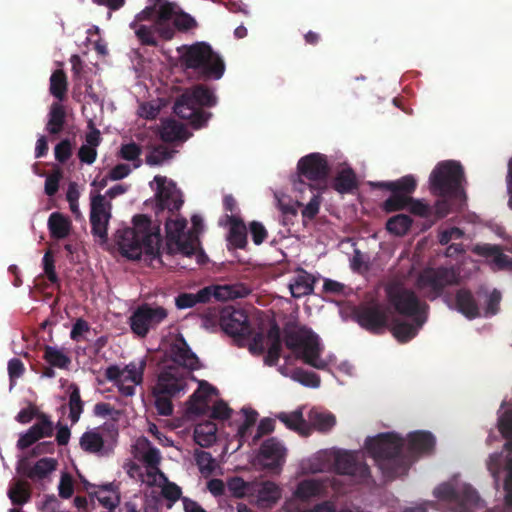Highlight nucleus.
I'll return each instance as SVG.
<instances>
[{
  "label": "nucleus",
  "mask_w": 512,
  "mask_h": 512,
  "mask_svg": "<svg viewBox=\"0 0 512 512\" xmlns=\"http://www.w3.org/2000/svg\"><path fill=\"white\" fill-rule=\"evenodd\" d=\"M435 446L434 436L427 431H415L408 435L407 452L404 439L394 432L380 433L365 441L367 452L387 481L408 473L410 465L421 453H429Z\"/></svg>",
  "instance_id": "f257e3e1"
},
{
  "label": "nucleus",
  "mask_w": 512,
  "mask_h": 512,
  "mask_svg": "<svg viewBox=\"0 0 512 512\" xmlns=\"http://www.w3.org/2000/svg\"><path fill=\"white\" fill-rule=\"evenodd\" d=\"M117 243L121 254L130 260H139L145 254L151 262L162 264L160 229L145 214L133 217V227L117 231Z\"/></svg>",
  "instance_id": "f03ea898"
},
{
  "label": "nucleus",
  "mask_w": 512,
  "mask_h": 512,
  "mask_svg": "<svg viewBox=\"0 0 512 512\" xmlns=\"http://www.w3.org/2000/svg\"><path fill=\"white\" fill-rule=\"evenodd\" d=\"M184 71L198 81L219 80L225 72L222 57L207 42H195L178 48Z\"/></svg>",
  "instance_id": "7ed1b4c3"
},
{
  "label": "nucleus",
  "mask_w": 512,
  "mask_h": 512,
  "mask_svg": "<svg viewBox=\"0 0 512 512\" xmlns=\"http://www.w3.org/2000/svg\"><path fill=\"white\" fill-rule=\"evenodd\" d=\"M217 103L214 90L199 83L185 89L177 97L173 111L179 118L188 120L193 128L199 129L206 126L212 117V113L205 111V108L215 107Z\"/></svg>",
  "instance_id": "20e7f679"
},
{
  "label": "nucleus",
  "mask_w": 512,
  "mask_h": 512,
  "mask_svg": "<svg viewBox=\"0 0 512 512\" xmlns=\"http://www.w3.org/2000/svg\"><path fill=\"white\" fill-rule=\"evenodd\" d=\"M283 341L305 364L319 370L327 368V362L321 358L323 348L319 337L312 329L296 320H288L283 326Z\"/></svg>",
  "instance_id": "39448f33"
},
{
  "label": "nucleus",
  "mask_w": 512,
  "mask_h": 512,
  "mask_svg": "<svg viewBox=\"0 0 512 512\" xmlns=\"http://www.w3.org/2000/svg\"><path fill=\"white\" fill-rule=\"evenodd\" d=\"M464 170L462 165L453 160L438 163L432 170L429 183L431 192L439 197L465 201L466 195L462 188Z\"/></svg>",
  "instance_id": "423d86ee"
},
{
  "label": "nucleus",
  "mask_w": 512,
  "mask_h": 512,
  "mask_svg": "<svg viewBox=\"0 0 512 512\" xmlns=\"http://www.w3.org/2000/svg\"><path fill=\"white\" fill-rule=\"evenodd\" d=\"M249 294V289L243 283L207 286L197 293H181L175 299L178 309H186L198 303H208L212 298L219 301L243 298Z\"/></svg>",
  "instance_id": "0eeeda50"
},
{
  "label": "nucleus",
  "mask_w": 512,
  "mask_h": 512,
  "mask_svg": "<svg viewBox=\"0 0 512 512\" xmlns=\"http://www.w3.org/2000/svg\"><path fill=\"white\" fill-rule=\"evenodd\" d=\"M443 512H475L479 504L477 491L470 485L454 487L450 483H442L434 490Z\"/></svg>",
  "instance_id": "6e6552de"
},
{
  "label": "nucleus",
  "mask_w": 512,
  "mask_h": 512,
  "mask_svg": "<svg viewBox=\"0 0 512 512\" xmlns=\"http://www.w3.org/2000/svg\"><path fill=\"white\" fill-rule=\"evenodd\" d=\"M258 355L264 352V333L267 334V352L264 363L268 366L276 365L282 352V338L280 327L272 310H258Z\"/></svg>",
  "instance_id": "1a4fd4ad"
},
{
  "label": "nucleus",
  "mask_w": 512,
  "mask_h": 512,
  "mask_svg": "<svg viewBox=\"0 0 512 512\" xmlns=\"http://www.w3.org/2000/svg\"><path fill=\"white\" fill-rule=\"evenodd\" d=\"M330 173L327 156L321 153H310L299 159L297 163V175L292 179L293 189L300 193L306 188L312 190L313 185L304 182L325 181Z\"/></svg>",
  "instance_id": "9d476101"
},
{
  "label": "nucleus",
  "mask_w": 512,
  "mask_h": 512,
  "mask_svg": "<svg viewBox=\"0 0 512 512\" xmlns=\"http://www.w3.org/2000/svg\"><path fill=\"white\" fill-rule=\"evenodd\" d=\"M220 325L228 335L240 340L247 339L249 352L256 356V334H253L244 310L231 306L224 308L220 314Z\"/></svg>",
  "instance_id": "9b49d317"
},
{
  "label": "nucleus",
  "mask_w": 512,
  "mask_h": 512,
  "mask_svg": "<svg viewBox=\"0 0 512 512\" xmlns=\"http://www.w3.org/2000/svg\"><path fill=\"white\" fill-rule=\"evenodd\" d=\"M354 317L362 328L373 334L390 326L389 309L378 301L361 303L354 309Z\"/></svg>",
  "instance_id": "f8f14e48"
},
{
  "label": "nucleus",
  "mask_w": 512,
  "mask_h": 512,
  "mask_svg": "<svg viewBox=\"0 0 512 512\" xmlns=\"http://www.w3.org/2000/svg\"><path fill=\"white\" fill-rule=\"evenodd\" d=\"M167 317L168 311L163 306L142 303L129 317L130 329L135 335L146 337L151 329H155Z\"/></svg>",
  "instance_id": "ddd939ff"
},
{
  "label": "nucleus",
  "mask_w": 512,
  "mask_h": 512,
  "mask_svg": "<svg viewBox=\"0 0 512 512\" xmlns=\"http://www.w3.org/2000/svg\"><path fill=\"white\" fill-rule=\"evenodd\" d=\"M458 282L459 275L452 267L427 268L417 279L418 287L427 291L431 299L439 297L447 286L458 284Z\"/></svg>",
  "instance_id": "4468645a"
},
{
  "label": "nucleus",
  "mask_w": 512,
  "mask_h": 512,
  "mask_svg": "<svg viewBox=\"0 0 512 512\" xmlns=\"http://www.w3.org/2000/svg\"><path fill=\"white\" fill-rule=\"evenodd\" d=\"M285 457L286 448L277 438L266 439L258 448V471L265 470L271 474H280Z\"/></svg>",
  "instance_id": "2eb2a0df"
},
{
  "label": "nucleus",
  "mask_w": 512,
  "mask_h": 512,
  "mask_svg": "<svg viewBox=\"0 0 512 512\" xmlns=\"http://www.w3.org/2000/svg\"><path fill=\"white\" fill-rule=\"evenodd\" d=\"M111 204L106 201L105 196L98 193H91L90 203V224L91 233L102 241H107V228L111 218Z\"/></svg>",
  "instance_id": "dca6fc26"
},
{
  "label": "nucleus",
  "mask_w": 512,
  "mask_h": 512,
  "mask_svg": "<svg viewBox=\"0 0 512 512\" xmlns=\"http://www.w3.org/2000/svg\"><path fill=\"white\" fill-rule=\"evenodd\" d=\"M334 466L338 474L351 476L356 483L368 484L372 478L370 467L365 462L359 461L357 454L353 452L337 454Z\"/></svg>",
  "instance_id": "f3484780"
},
{
  "label": "nucleus",
  "mask_w": 512,
  "mask_h": 512,
  "mask_svg": "<svg viewBox=\"0 0 512 512\" xmlns=\"http://www.w3.org/2000/svg\"><path fill=\"white\" fill-rule=\"evenodd\" d=\"M188 371H184L175 365L166 366L158 375L157 382L153 386L157 394H166L168 396H176L184 391L187 383L186 376Z\"/></svg>",
  "instance_id": "a211bd4d"
},
{
  "label": "nucleus",
  "mask_w": 512,
  "mask_h": 512,
  "mask_svg": "<svg viewBox=\"0 0 512 512\" xmlns=\"http://www.w3.org/2000/svg\"><path fill=\"white\" fill-rule=\"evenodd\" d=\"M387 297L398 314L408 317H421V303L412 290L399 286L389 287Z\"/></svg>",
  "instance_id": "6ab92c4d"
},
{
  "label": "nucleus",
  "mask_w": 512,
  "mask_h": 512,
  "mask_svg": "<svg viewBox=\"0 0 512 512\" xmlns=\"http://www.w3.org/2000/svg\"><path fill=\"white\" fill-rule=\"evenodd\" d=\"M157 185L156 198L157 205L161 210L167 209L170 213H175L183 205L181 191L176 187L173 181H167L165 176L157 175L154 177Z\"/></svg>",
  "instance_id": "aec40b11"
},
{
  "label": "nucleus",
  "mask_w": 512,
  "mask_h": 512,
  "mask_svg": "<svg viewBox=\"0 0 512 512\" xmlns=\"http://www.w3.org/2000/svg\"><path fill=\"white\" fill-rule=\"evenodd\" d=\"M155 4V28L157 33L164 40H171L174 37V27L170 21L176 16L178 6L168 0H154Z\"/></svg>",
  "instance_id": "412c9836"
},
{
  "label": "nucleus",
  "mask_w": 512,
  "mask_h": 512,
  "mask_svg": "<svg viewBox=\"0 0 512 512\" xmlns=\"http://www.w3.org/2000/svg\"><path fill=\"white\" fill-rule=\"evenodd\" d=\"M172 365L180 367L184 371H193L199 369V359L190 349L182 335L178 336L170 348Z\"/></svg>",
  "instance_id": "4be33fe9"
},
{
  "label": "nucleus",
  "mask_w": 512,
  "mask_h": 512,
  "mask_svg": "<svg viewBox=\"0 0 512 512\" xmlns=\"http://www.w3.org/2000/svg\"><path fill=\"white\" fill-rule=\"evenodd\" d=\"M424 322L422 317H413V323L394 319L388 328L399 342L405 343L417 335Z\"/></svg>",
  "instance_id": "5701e85b"
},
{
  "label": "nucleus",
  "mask_w": 512,
  "mask_h": 512,
  "mask_svg": "<svg viewBox=\"0 0 512 512\" xmlns=\"http://www.w3.org/2000/svg\"><path fill=\"white\" fill-rule=\"evenodd\" d=\"M472 252L478 256L492 258L493 263L499 268L512 269V258L504 254L501 247L493 244H476L472 248Z\"/></svg>",
  "instance_id": "b1692460"
},
{
  "label": "nucleus",
  "mask_w": 512,
  "mask_h": 512,
  "mask_svg": "<svg viewBox=\"0 0 512 512\" xmlns=\"http://www.w3.org/2000/svg\"><path fill=\"white\" fill-rule=\"evenodd\" d=\"M373 188L385 189L390 192L403 193L411 196L416 190L417 181L413 175H406L396 181H380L371 183Z\"/></svg>",
  "instance_id": "393cba45"
},
{
  "label": "nucleus",
  "mask_w": 512,
  "mask_h": 512,
  "mask_svg": "<svg viewBox=\"0 0 512 512\" xmlns=\"http://www.w3.org/2000/svg\"><path fill=\"white\" fill-rule=\"evenodd\" d=\"M455 303L457 310L469 319L480 316V310L472 292L461 288L456 292Z\"/></svg>",
  "instance_id": "a878e982"
},
{
  "label": "nucleus",
  "mask_w": 512,
  "mask_h": 512,
  "mask_svg": "<svg viewBox=\"0 0 512 512\" xmlns=\"http://www.w3.org/2000/svg\"><path fill=\"white\" fill-rule=\"evenodd\" d=\"M316 282V278L306 272L305 270H300V272L293 279V282L289 284V289L292 297L301 298L303 296L312 294L314 291V284Z\"/></svg>",
  "instance_id": "bb28decb"
},
{
  "label": "nucleus",
  "mask_w": 512,
  "mask_h": 512,
  "mask_svg": "<svg viewBox=\"0 0 512 512\" xmlns=\"http://www.w3.org/2000/svg\"><path fill=\"white\" fill-rule=\"evenodd\" d=\"M225 218L230 225L229 244L236 248H243L247 243V228L244 222L235 215H226Z\"/></svg>",
  "instance_id": "cd10ccee"
},
{
  "label": "nucleus",
  "mask_w": 512,
  "mask_h": 512,
  "mask_svg": "<svg viewBox=\"0 0 512 512\" xmlns=\"http://www.w3.org/2000/svg\"><path fill=\"white\" fill-rule=\"evenodd\" d=\"M281 498V488L271 481H258V507L270 508Z\"/></svg>",
  "instance_id": "c85d7f7f"
},
{
  "label": "nucleus",
  "mask_w": 512,
  "mask_h": 512,
  "mask_svg": "<svg viewBox=\"0 0 512 512\" xmlns=\"http://www.w3.org/2000/svg\"><path fill=\"white\" fill-rule=\"evenodd\" d=\"M242 412V423L238 427L237 438L239 446H242L245 442L249 444L256 443V435L251 436V428L256 423V411L251 408H243Z\"/></svg>",
  "instance_id": "c756f323"
},
{
  "label": "nucleus",
  "mask_w": 512,
  "mask_h": 512,
  "mask_svg": "<svg viewBox=\"0 0 512 512\" xmlns=\"http://www.w3.org/2000/svg\"><path fill=\"white\" fill-rule=\"evenodd\" d=\"M332 188L340 194L352 193L358 188V181L354 170L350 167L339 171L333 179Z\"/></svg>",
  "instance_id": "7c9ffc66"
},
{
  "label": "nucleus",
  "mask_w": 512,
  "mask_h": 512,
  "mask_svg": "<svg viewBox=\"0 0 512 512\" xmlns=\"http://www.w3.org/2000/svg\"><path fill=\"white\" fill-rule=\"evenodd\" d=\"M311 426L319 432L327 433L336 425V417L329 411L312 408L308 413Z\"/></svg>",
  "instance_id": "2f4dec72"
},
{
  "label": "nucleus",
  "mask_w": 512,
  "mask_h": 512,
  "mask_svg": "<svg viewBox=\"0 0 512 512\" xmlns=\"http://www.w3.org/2000/svg\"><path fill=\"white\" fill-rule=\"evenodd\" d=\"M324 489L325 487L322 482L315 479H305L298 483L294 496L298 500L306 502L312 498L321 496Z\"/></svg>",
  "instance_id": "473e14b6"
},
{
  "label": "nucleus",
  "mask_w": 512,
  "mask_h": 512,
  "mask_svg": "<svg viewBox=\"0 0 512 512\" xmlns=\"http://www.w3.org/2000/svg\"><path fill=\"white\" fill-rule=\"evenodd\" d=\"M66 123V111L59 102H54L50 106L46 131L51 135H58L62 132Z\"/></svg>",
  "instance_id": "72a5a7b5"
},
{
  "label": "nucleus",
  "mask_w": 512,
  "mask_h": 512,
  "mask_svg": "<svg viewBox=\"0 0 512 512\" xmlns=\"http://www.w3.org/2000/svg\"><path fill=\"white\" fill-rule=\"evenodd\" d=\"M142 461L146 465L147 476L150 481L149 484H153L156 481V476L160 475L165 480V475L159 469V464L161 462V454L159 449L153 446H149L146 451L142 454Z\"/></svg>",
  "instance_id": "f704fd0d"
},
{
  "label": "nucleus",
  "mask_w": 512,
  "mask_h": 512,
  "mask_svg": "<svg viewBox=\"0 0 512 512\" xmlns=\"http://www.w3.org/2000/svg\"><path fill=\"white\" fill-rule=\"evenodd\" d=\"M43 359L51 367L62 370H68L71 365V358L56 346L45 345Z\"/></svg>",
  "instance_id": "c9c22d12"
},
{
  "label": "nucleus",
  "mask_w": 512,
  "mask_h": 512,
  "mask_svg": "<svg viewBox=\"0 0 512 512\" xmlns=\"http://www.w3.org/2000/svg\"><path fill=\"white\" fill-rule=\"evenodd\" d=\"M48 228L52 238L58 240L64 239L70 233L71 222L63 214L54 212L49 216Z\"/></svg>",
  "instance_id": "e433bc0d"
},
{
  "label": "nucleus",
  "mask_w": 512,
  "mask_h": 512,
  "mask_svg": "<svg viewBox=\"0 0 512 512\" xmlns=\"http://www.w3.org/2000/svg\"><path fill=\"white\" fill-rule=\"evenodd\" d=\"M160 139L165 143L184 141L187 139L186 128L183 124L175 121H166L160 129Z\"/></svg>",
  "instance_id": "4c0bfd02"
},
{
  "label": "nucleus",
  "mask_w": 512,
  "mask_h": 512,
  "mask_svg": "<svg viewBox=\"0 0 512 512\" xmlns=\"http://www.w3.org/2000/svg\"><path fill=\"white\" fill-rule=\"evenodd\" d=\"M105 377L109 381H114L121 395L131 397L135 394V386L126 385L127 379L123 378V371L117 365H110L105 370Z\"/></svg>",
  "instance_id": "58836bf2"
},
{
  "label": "nucleus",
  "mask_w": 512,
  "mask_h": 512,
  "mask_svg": "<svg viewBox=\"0 0 512 512\" xmlns=\"http://www.w3.org/2000/svg\"><path fill=\"white\" fill-rule=\"evenodd\" d=\"M278 208L282 214V224L284 226L294 225L298 217V209L303 206L299 201H293L289 197L277 199Z\"/></svg>",
  "instance_id": "ea45409f"
},
{
  "label": "nucleus",
  "mask_w": 512,
  "mask_h": 512,
  "mask_svg": "<svg viewBox=\"0 0 512 512\" xmlns=\"http://www.w3.org/2000/svg\"><path fill=\"white\" fill-rule=\"evenodd\" d=\"M413 220L409 215L397 214L386 222V230L397 237L405 236L411 229Z\"/></svg>",
  "instance_id": "a19ab883"
},
{
  "label": "nucleus",
  "mask_w": 512,
  "mask_h": 512,
  "mask_svg": "<svg viewBox=\"0 0 512 512\" xmlns=\"http://www.w3.org/2000/svg\"><path fill=\"white\" fill-rule=\"evenodd\" d=\"M69 390V419L73 424L77 423L84 410V402L81 399L80 389L76 383L68 386Z\"/></svg>",
  "instance_id": "79ce46f5"
},
{
  "label": "nucleus",
  "mask_w": 512,
  "mask_h": 512,
  "mask_svg": "<svg viewBox=\"0 0 512 512\" xmlns=\"http://www.w3.org/2000/svg\"><path fill=\"white\" fill-rule=\"evenodd\" d=\"M104 436L97 430H89L80 437V447L88 453L96 454L104 447Z\"/></svg>",
  "instance_id": "37998d69"
},
{
  "label": "nucleus",
  "mask_w": 512,
  "mask_h": 512,
  "mask_svg": "<svg viewBox=\"0 0 512 512\" xmlns=\"http://www.w3.org/2000/svg\"><path fill=\"white\" fill-rule=\"evenodd\" d=\"M67 89L68 81L66 73L62 69L55 70L50 76V94L59 101H63L66 97Z\"/></svg>",
  "instance_id": "c03bdc74"
},
{
  "label": "nucleus",
  "mask_w": 512,
  "mask_h": 512,
  "mask_svg": "<svg viewBox=\"0 0 512 512\" xmlns=\"http://www.w3.org/2000/svg\"><path fill=\"white\" fill-rule=\"evenodd\" d=\"M57 464V460L54 458H41L28 469L26 476L32 480L44 479L56 469Z\"/></svg>",
  "instance_id": "a18cd8bd"
},
{
  "label": "nucleus",
  "mask_w": 512,
  "mask_h": 512,
  "mask_svg": "<svg viewBox=\"0 0 512 512\" xmlns=\"http://www.w3.org/2000/svg\"><path fill=\"white\" fill-rule=\"evenodd\" d=\"M216 426L206 422L198 424L194 429L195 442L201 447H209L216 441Z\"/></svg>",
  "instance_id": "49530a36"
},
{
  "label": "nucleus",
  "mask_w": 512,
  "mask_h": 512,
  "mask_svg": "<svg viewBox=\"0 0 512 512\" xmlns=\"http://www.w3.org/2000/svg\"><path fill=\"white\" fill-rule=\"evenodd\" d=\"M197 250L195 241L191 238H179L177 241L167 242L166 244V253L168 255H173L175 253H180L183 256L191 257L195 255Z\"/></svg>",
  "instance_id": "de8ad7c7"
},
{
  "label": "nucleus",
  "mask_w": 512,
  "mask_h": 512,
  "mask_svg": "<svg viewBox=\"0 0 512 512\" xmlns=\"http://www.w3.org/2000/svg\"><path fill=\"white\" fill-rule=\"evenodd\" d=\"M131 29L134 30L136 37L140 41L142 45L146 46H157L158 42L155 37V33H157V29L155 28V23L153 25L147 26L144 24L132 22L130 24Z\"/></svg>",
  "instance_id": "09e8293b"
},
{
  "label": "nucleus",
  "mask_w": 512,
  "mask_h": 512,
  "mask_svg": "<svg viewBox=\"0 0 512 512\" xmlns=\"http://www.w3.org/2000/svg\"><path fill=\"white\" fill-rule=\"evenodd\" d=\"M146 360L140 359L138 362L132 361L123 369V378L132 382L134 385H141L143 382Z\"/></svg>",
  "instance_id": "8fccbe9b"
},
{
  "label": "nucleus",
  "mask_w": 512,
  "mask_h": 512,
  "mask_svg": "<svg viewBox=\"0 0 512 512\" xmlns=\"http://www.w3.org/2000/svg\"><path fill=\"white\" fill-rule=\"evenodd\" d=\"M175 151L168 147L159 144L151 147V150L146 155V164L149 166H159L165 161L171 159Z\"/></svg>",
  "instance_id": "3c124183"
},
{
  "label": "nucleus",
  "mask_w": 512,
  "mask_h": 512,
  "mask_svg": "<svg viewBox=\"0 0 512 512\" xmlns=\"http://www.w3.org/2000/svg\"><path fill=\"white\" fill-rule=\"evenodd\" d=\"M391 193L392 194L382 204V209L386 213L401 211L408 207L411 196L404 195L403 193Z\"/></svg>",
  "instance_id": "603ef678"
},
{
  "label": "nucleus",
  "mask_w": 512,
  "mask_h": 512,
  "mask_svg": "<svg viewBox=\"0 0 512 512\" xmlns=\"http://www.w3.org/2000/svg\"><path fill=\"white\" fill-rule=\"evenodd\" d=\"M287 428L293 431H301V428L305 425V419L303 417L302 408H298L291 413L281 412L277 416Z\"/></svg>",
  "instance_id": "864d4df0"
},
{
  "label": "nucleus",
  "mask_w": 512,
  "mask_h": 512,
  "mask_svg": "<svg viewBox=\"0 0 512 512\" xmlns=\"http://www.w3.org/2000/svg\"><path fill=\"white\" fill-rule=\"evenodd\" d=\"M8 496L14 505H23L31 498V492L28 485L18 481L8 491Z\"/></svg>",
  "instance_id": "5fc2aeb1"
},
{
  "label": "nucleus",
  "mask_w": 512,
  "mask_h": 512,
  "mask_svg": "<svg viewBox=\"0 0 512 512\" xmlns=\"http://www.w3.org/2000/svg\"><path fill=\"white\" fill-rule=\"evenodd\" d=\"M290 377L304 386L317 388L320 386L321 380L318 374L304 370L302 368H295L291 371Z\"/></svg>",
  "instance_id": "6e6d98bb"
},
{
  "label": "nucleus",
  "mask_w": 512,
  "mask_h": 512,
  "mask_svg": "<svg viewBox=\"0 0 512 512\" xmlns=\"http://www.w3.org/2000/svg\"><path fill=\"white\" fill-rule=\"evenodd\" d=\"M187 226L185 218L167 219L165 229L167 234V242L177 241L184 235Z\"/></svg>",
  "instance_id": "4d7b16f0"
},
{
  "label": "nucleus",
  "mask_w": 512,
  "mask_h": 512,
  "mask_svg": "<svg viewBox=\"0 0 512 512\" xmlns=\"http://www.w3.org/2000/svg\"><path fill=\"white\" fill-rule=\"evenodd\" d=\"M205 388L197 389L194 393L189 397L187 402V411L190 414L194 415H204L206 414L209 405L201 399V394L203 393Z\"/></svg>",
  "instance_id": "13d9d810"
},
{
  "label": "nucleus",
  "mask_w": 512,
  "mask_h": 512,
  "mask_svg": "<svg viewBox=\"0 0 512 512\" xmlns=\"http://www.w3.org/2000/svg\"><path fill=\"white\" fill-rule=\"evenodd\" d=\"M141 153V147L135 142L123 144L119 151V155L122 159L134 162L133 165L135 168H139L142 164V161L139 159Z\"/></svg>",
  "instance_id": "bf43d9fd"
},
{
  "label": "nucleus",
  "mask_w": 512,
  "mask_h": 512,
  "mask_svg": "<svg viewBox=\"0 0 512 512\" xmlns=\"http://www.w3.org/2000/svg\"><path fill=\"white\" fill-rule=\"evenodd\" d=\"M38 421L31 426V429L35 432V434L40 438L50 437L53 435V422L50 420L49 416L44 413H39L37 415Z\"/></svg>",
  "instance_id": "052dcab7"
},
{
  "label": "nucleus",
  "mask_w": 512,
  "mask_h": 512,
  "mask_svg": "<svg viewBox=\"0 0 512 512\" xmlns=\"http://www.w3.org/2000/svg\"><path fill=\"white\" fill-rule=\"evenodd\" d=\"M195 461L202 474L210 475L215 470V460L209 452L196 451Z\"/></svg>",
  "instance_id": "680f3d73"
},
{
  "label": "nucleus",
  "mask_w": 512,
  "mask_h": 512,
  "mask_svg": "<svg viewBox=\"0 0 512 512\" xmlns=\"http://www.w3.org/2000/svg\"><path fill=\"white\" fill-rule=\"evenodd\" d=\"M152 395L154 397V405L156 411L161 416H171L173 414V404L171 398L173 396H168L166 394H157L152 390Z\"/></svg>",
  "instance_id": "e2e57ef3"
},
{
  "label": "nucleus",
  "mask_w": 512,
  "mask_h": 512,
  "mask_svg": "<svg viewBox=\"0 0 512 512\" xmlns=\"http://www.w3.org/2000/svg\"><path fill=\"white\" fill-rule=\"evenodd\" d=\"M172 26L174 27V31L177 29L179 31L186 32L195 28L197 26V22L188 13L179 11L174 18Z\"/></svg>",
  "instance_id": "0e129e2a"
},
{
  "label": "nucleus",
  "mask_w": 512,
  "mask_h": 512,
  "mask_svg": "<svg viewBox=\"0 0 512 512\" xmlns=\"http://www.w3.org/2000/svg\"><path fill=\"white\" fill-rule=\"evenodd\" d=\"M73 154V144L69 139L61 140L54 148L55 159L59 163H66Z\"/></svg>",
  "instance_id": "69168bd1"
},
{
  "label": "nucleus",
  "mask_w": 512,
  "mask_h": 512,
  "mask_svg": "<svg viewBox=\"0 0 512 512\" xmlns=\"http://www.w3.org/2000/svg\"><path fill=\"white\" fill-rule=\"evenodd\" d=\"M43 269L48 280L59 288L60 281L55 271V261L50 251H47L43 256Z\"/></svg>",
  "instance_id": "338daca9"
},
{
  "label": "nucleus",
  "mask_w": 512,
  "mask_h": 512,
  "mask_svg": "<svg viewBox=\"0 0 512 512\" xmlns=\"http://www.w3.org/2000/svg\"><path fill=\"white\" fill-rule=\"evenodd\" d=\"M59 496L63 499H69L74 493V480L69 473H63L60 478Z\"/></svg>",
  "instance_id": "774afa93"
}]
</instances>
